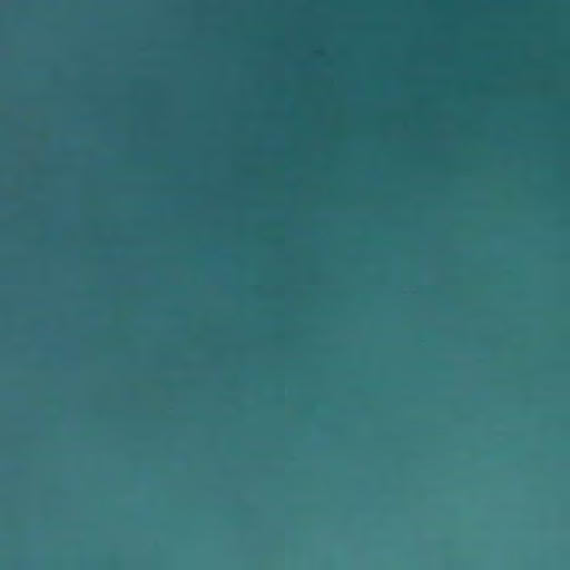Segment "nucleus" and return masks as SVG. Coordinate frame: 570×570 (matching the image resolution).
I'll use <instances>...</instances> for the list:
<instances>
[{
  "mask_svg": "<svg viewBox=\"0 0 570 570\" xmlns=\"http://www.w3.org/2000/svg\"><path fill=\"white\" fill-rule=\"evenodd\" d=\"M250 259H254V254L253 253L250 254Z\"/></svg>",
  "mask_w": 570,
  "mask_h": 570,
  "instance_id": "f257e3e1",
  "label": "nucleus"
},
{
  "mask_svg": "<svg viewBox=\"0 0 570 570\" xmlns=\"http://www.w3.org/2000/svg\"><path fill=\"white\" fill-rule=\"evenodd\" d=\"M250 97H252V98L254 97V94H253V92L250 94Z\"/></svg>",
  "mask_w": 570,
  "mask_h": 570,
  "instance_id": "39448f33",
  "label": "nucleus"
},
{
  "mask_svg": "<svg viewBox=\"0 0 570 570\" xmlns=\"http://www.w3.org/2000/svg\"><path fill=\"white\" fill-rule=\"evenodd\" d=\"M250 6H252V7L254 6V2H253V1L250 2Z\"/></svg>",
  "mask_w": 570,
  "mask_h": 570,
  "instance_id": "7ed1b4c3",
  "label": "nucleus"
},
{
  "mask_svg": "<svg viewBox=\"0 0 570 570\" xmlns=\"http://www.w3.org/2000/svg\"><path fill=\"white\" fill-rule=\"evenodd\" d=\"M250 173H252V174L254 173V169H253V168L250 169Z\"/></svg>",
  "mask_w": 570,
  "mask_h": 570,
  "instance_id": "0eeeda50",
  "label": "nucleus"
},
{
  "mask_svg": "<svg viewBox=\"0 0 570 570\" xmlns=\"http://www.w3.org/2000/svg\"><path fill=\"white\" fill-rule=\"evenodd\" d=\"M250 153H252V154L254 153V149H253V148L250 149Z\"/></svg>",
  "mask_w": 570,
  "mask_h": 570,
  "instance_id": "423d86ee",
  "label": "nucleus"
},
{
  "mask_svg": "<svg viewBox=\"0 0 570 570\" xmlns=\"http://www.w3.org/2000/svg\"><path fill=\"white\" fill-rule=\"evenodd\" d=\"M250 259H254V254L253 253L250 254Z\"/></svg>",
  "mask_w": 570,
  "mask_h": 570,
  "instance_id": "f03ea898",
  "label": "nucleus"
},
{
  "mask_svg": "<svg viewBox=\"0 0 570 570\" xmlns=\"http://www.w3.org/2000/svg\"><path fill=\"white\" fill-rule=\"evenodd\" d=\"M250 233H252V234L254 233V229H253V228L250 229Z\"/></svg>",
  "mask_w": 570,
  "mask_h": 570,
  "instance_id": "6e6552de",
  "label": "nucleus"
},
{
  "mask_svg": "<svg viewBox=\"0 0 570 570\" xmlns=\"http://www.w3.org/2000/svg\"><path fill=\"white\" fill-rule=\"evenodd\" d=\"M250 66H252V67L254 66V62H253V61L250 62Z\"/></svg>",
  "mask_w": 570,
  "mask_h": 570,
  "instance_id": "20e7f679",
  "label": "nucleus"
}]
</instances>
